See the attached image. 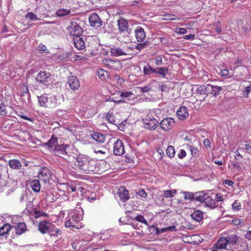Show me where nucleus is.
Wrapping results in <instances>:
<instances>
[{"mask_svg": "<svg viewBox=\"0 0 251 251\" xmlns=\"http://www.w3.org/2000/svg\"><path fill=\"white\" fill-rule=\"evenodd\" d=\"M175 120L172 117L163 119L160 123V127L165 131H168L173 128L175 125Z\"/></svg>", "mask_w": 251, "mask_h": 251, "instance_id": "7", "label": "nucleus"}, {"mask_svg": "<svg viewBox=\"0 0 251 251\" xmlns=\"http://www.w3.org/2000/svg\"><path fill=\"white\" fill-rule=\"evenodd\" d=\"M191 216L196 222H200L203 218V212L201 210H195L191 214Z\"/></svg>", "mask_w": 251, "mask_h": 251, "instance_id": "28", "label": "nucleus"}, {"mask_svg": "<svg viewBox=\"0 0 251 251\" xmlns=\"http://www.w3.org/2000/svg\"><path fill=\"white\" fill-rule=\"evenodd\" d=\"M208 84L205 85H198V88L197 89V92L198 94L200 95H208V91L207 89Z\"/></svg>", "mask_w": 251, "mask_h": 251, "instance_id": "34", "label": "nucleus"}, {"mask_svg": "<svg viewBox=\"0 0 251 251\" xmlns=\"http://www.w3.org/2000/svg\"><path fill=\"white\" fill-rule=\"evenodd\" d=\"M87 159V156L85 155H79L78 156L74 162L75 168L84 173Z\"/></svg>", "mask_w": 251, "mask_h": 251, "instance_id": "9", "label": "nucleus"}, {"mask_svg": "<svg viewBox=\"0 0 251 251\" xmlns=\"http://www.w3.org/2000/svg\"><path fill=\"white\" fill-rule=\"evenodd\" d=\"M33 214L34 215V217L36 219H37L40 217H49V215L48 214H46L45 212L42 211L38 210L37 208L33 209Z\"/></svg>", "mask_w": 251, "mask_h": 251, "instance_id": "41", "label": "nucleus"}, {"mask_svg": "<svg viewBox=\"0 0 251 251\" xmlns=\"http://www.w3.org/2000/svg\"><path fill=\"white\" fill-rule=\"evenodd\" d=\"M77 186L70 184L67 186V189L69 191L71 190L72 192H75L77 190Z\"/></svg>", "mask_w": 251, "mask_h": 251, "instance_id": "60", "label": "nucleus"}, {"mask_svg": "<svg viewBox=\"0 0 251 251\" xmlns=\"http://www.w3.org/2000/svg\"><path fill=\"white\" fill-rule=\"evenodd\" d=\"M190 151L192 155L195 156L198 155L199 150L197 147L191 146Z\"/></svg>", "mask_w": 251, "mask_h": 251, "instance_id": "56", "label": "nucleus"}, {"mask_svg": "<svg viewBox=\"0 0 251 251\" xmlns=\"http://www.w3.org/2000/svg\"><path fill=\"white\" fill-rule=\"evenodd\" d=\"M14 229L15 234L20 235L27 230L26 225L25 223H19L15 226Z\"/></svg>", "mask_w": 251, "mask_h": 251, "instance_id": "21", "label": "nucleus"}, {"mask_svg": "<svg viewBox=\"0 0 251 251\" xmlns=\"http://www.w3.org/2000/svg\"><path fill=\"white\" fill-rule=\"evenodd\" d=\"M135 32V36L138 42H142L145 39L146 35L142 27L138 26Z\"/></svg>", "mask_w": 251, "mask_h": 251, "instance_id": "22", "label": "nucleus"}, {"mask_svg": "<svg viewBox=\"0 0 251 251\" xmlns=\"http://www.w3.org/2000/svg\"><path fill=\"white\" fill-rule=\"evenodd\" d=\"M31 189L35 192H39L41 189V185L38 180L35 179L30 182Z\"/></svg>", "mask_w": 251, "mask_h": 251, "instance_id": "30", "label": "nucleus"}, {"mask_svg": "<svg viewBox=\"0 0 251 251\" xmlns=\"http://www.w3.org/2000/svg\"><path fill=\"white\" fill-rule=\"evenodd\" d=\"M69 147H70L67 145H58L56 148L54 149V151L58 156L63 155L69 156L70 155L68 152Z\"/></svg>", "mask_w": 251, "mask_h": 251, "instance_id": "13", "label": "nucleus"}, {"mask_svg": "<svg viewBox=\"0 0 251 251\" xmlns=\"http://www.w3.org/2000/svg\"><path fill=\"white\" fill-rule=\"evenodd\" d=\"M228 245L226 237H221L214 245L213 248L216 249H226Z\"/></svg>", "mask_w": 251, "mask_h": 251, "instance_id": "19", "label": "nucleus"}, {"mask_svg": "<svg viewBox=\"0 0 251 251\" xmlns=\"http://www.w3.org/2000/svg\"><path fill=\"white\" fill-rule=\"evenodd\" d=\"M137 194L142 198H146L147 197V193L145 192L144 189L142 188L138 189V191L137 192Z\"/></svg>", "mask_w": 251, "mask_h": 251, "instance_id": "53", "label": "nucleus"}, {"mask_svg": "<svg viewBox=\"0 0 251 251\" xmlns=\"http://www.w3.org/2000/svg\"><path fill=\"white\" fill-rule=\"evenodd\" d=\"M68 33L74 36L80 35L82 33V29L79 25L74 22H71L67 27Z\"/></svg>", "mask_w": 251, "mask_h": 251, "instance_id": "8", "label": "nucleus"}, {"mask_svg": "<svg viewBox=\"0 0 251 251\" xmlns=\"http://www.w3.org/2000/svg\"><path fill=\"white\" fill-rule=\"evenodd\" d=\"M125 149L122 141L117 140L114 145V153L116 155L120 156L123 155Z\"/></svg>", "mask_w": 251, "mask_h": 251, "instance_id": "15", "label": "nucleus"}, {"mask_svg": "<svg viewBox=\"0 0 251 251\" xmlns=\"http://www.w3.org/2000/svg\"><path fill=\"white\" fill-rule=\"evenodd\" d=\"M98 76L100 80H105L108 78V73L102 69H100L98 71Z\"/></svg>", "mask_w": 251, "mask_h": 251, "instance_id": "37", "label": "nucleus"}, {"mask_svg": "<svg viewBox=\"0 0 251 251\" xmlns=\"http://www.w3.org/2000/svg\"><path fill=\"white\" fill-rule=\"evenodd\" d=\"M25 18L30 21H37L40 20L37 17V16L33 12H28L25 15Z\"/></svg>", "mask_w": 251, "mask_h": 251, "instance_id": "44", "label": "nucleus"}, {"mask_svg": "<svg viewBox=\"0 0 251 251\" xmlns=\"http://www.w3.org/2000/svg\"><path fill=\"white\" fill-rule=\"evenodd\" d=\"M119 29L121 31H126L128 29V22L126 20L121 18L118 21Z\"/></svg>", "mask_w": 251, "mask_h": 251, "instance_id": "24", "label": "nucleus"}, {"mask_svg": "<svg viewBox=\"0 0 251 251\" xmlns=\"http://www.w3.org/2000/svg\"><path fill=\"white\" fill-rule=\"evenodd\" d=\"M205 206L209 207L210 208H214L217 206L218 204L214 199H213L211 197L208 196L206 200L204 201Z\"/></svg>", "mask_w": 251, "mask_h": 251, "instance_id": "29", "label": "nucleus"}, {"mask_svg": "<svg viewBox=\"0 0 251 251\" xmlns=\"http://www.w3.org/2000/svg\"><path fill=\"white\" fill-rule=\"evenodd\" d=\"M132 50L133 48L128 46L114 47L110 49V53L112 55L116 57L123 55H132L130 52Z\"/></svg>", "mask_w": 251, "mask_h": 251, "instance_id": "3", "label": "nucleus"}, {"mask_svg": "<svg viewBox=\"0 0 251 251\" xmlns=\"http://www.w3.org/2000/svg\"><path fill=\"white\" fill-rule=\"evenodd\" d=\"M166 154L170 158H172L175 156V150L173 146H169L166 150Z\"/></svg>", "mask_w": 251, "mask_h": 251, "instance_id": "43", "label": "nucleus"}, {"mask_svg": "<svg viewBox=\"0 0 251 251\" xmlns=\"http://www.w3.org/2000/svg\"><path fill=\"white\" fill-rule=\"evenodd\" d=\"M156 151L157 153L160 155L159 158L160 159H162L164 153V149L162 147H158L156 149Z\"/></svg>", "mask_w": 251, "mask_h": 251, "instance_id": "57", "label": "nucleus"}, {"mask_svg": "<svg viewBox=\"0 0 251 251\" xmlns=\"http://www.w3.org/2000/svg\"><path fill=\"white\" fill-rule=\"evenodd\" d=\"M143 122L145 127L150 130L155 129L159 124L156 119L154 118L152 113H149L147 114L145 119H143Z\"/></svg>", "mask_w": 251, "mask_h": 251, "instance_id": "5", "label": "nucleus"}, {"mask_svg": "<svg viewBox=\"0 0 251 251\" xmlns=\"http://www.w3.org/2000/svg\"><path fill=\"white\" fill-rule=\"evenodd\" d=\"M38 177L44 182H49L50 178V170L46 167H42L39 172Z\"/></svg>", "mask_w": 251, "mask_h": 251, "instance_id": "11", "label": "nucleus"}, {"mask_svg": "<svg viewBox=\"0 0 251 251\" xmlns=\"http://www.w3.org/2000/svg\"><path fill=\"white\" fill-rule=\"evenodd\" d=\"M176 32L178 34H184L187 32V30L185 28L177 27L176 29Z\"/></svg>", "mask_w": 251, "mask_h": 251, "instance_id": "58", "label": "nucleus"}, {"mask_svg": "<svg viewBox=\"0 0 251 251\" xmlns=\"http://www.w3.org/2000/svg\"><path fill=\"white\" fill-rule=\"evenodd\" d=\"M143 72L144 75H149L155 73V69L151 67L149 64H147L146 66L143 67Z\"/></svg>", "mask_w": 251, "mask_h": 251, "instance_id": "32", "label": "nucleus"}, {"mask_svg": "<svg viewBox=\"0 0 251 251\" xmlns=\"http://www.w3.org/2000/svg\"><path fill=\"white\" fill-rule=\"evenodd\" d=\"M161 19L162 20H175L177 19L176 16L171 14H164L161 16Z\"/></svg>", "mask_w": 251, "mask_h": 251, "instance_id": "46", "label": "nucleus"}, {"mask_svg": "<svg viewBox=\"0 0 251 251\" xmlns=\"http://www.w3.org/2000/svg\"><path fill=\"white\" fill-rule=\"evenodd\" d=\"M195 35L194 34H189L187 35H185L183 36V39L186 40H194L195 38Z\"/></svg>", "mask_w": 251, "mask_h": 251, "instance_id": "63", "label": "nucleus"}, {"mask_svg": "<svg viewBox=\"0 0 251 251\" xmlns=\"http://www.w3.org/2000/svg\"><path fill=\"white\" fill-rule=\"evenodd\" d=\"M91 136L94 140L99 143H103L105 141V136L101 133L94 132Z\"/></svg>", "mask_w": 251, "mask_h": 251, "instance_id": "25", "label": "nucleus"}, {"mask_svg": "<svg viewBox=\"0 0 251 251\" xmlns=\"http://www.w3.org/2000/svg\"><path fill=\"white\" fill-rule=\"evenodd\" d=\"M207 87L208 91V94H212L214 96L218 95L220 94V92L222 89L221 87L212 85L211 84H208V87Z\"/></svg>", "mask_w": 251, "mask_h": 251, "instance_id": "23", "label": "nucleus"}, {"mask_svg": "<svg viewBox=\"0 0 251 251\" xmlns=\"http://www.w3.org/2000/svg\"><path fill=\"white\" fill-rule=\"evenodd\" d=\"M8 165L10 167L14 170H19L22 167V164L17 159H11L9 161Z\"/></svg>", "mask_w": 251, "mask_h": 251, "instance_id": "26", "label": "nucleus"}, {"mask_svg": "<svg viewBox=\"0 0 251 251\" xmlns=\"http://www.w3.org/2000/svg\"><path fill=\"white\" fill-rule=\"evenodd\" d=\"M38 98L41 106L54 108L60 104L57 96L45 94Z\"/></svg>", "mask_w": 251, "mask_h": 251, "instance_id": "2", "label": "nucleus"}, {"mask_svg": "<svg viewBox=\"0 0 251 251\" xmlns=\"http://www.w3.org/2000/svg\"><path fill=\"white\" fill-rule=\"evenodd\" d=\"M177 191L176 189L168 190L164 191L163 196L166 198L174 197L176 194Z\"/></svg>", "mask_w": 251, "mask_h": 251, "instance_id": "40", "label": "nucleus"}, {"mask_svg": "<svg viewBox=\"0 0 251 251\" xmlns=\"http://www.w3.org/2000/svg\"><path fill=\"white\" fill-rule=\"evenodd\" d=\"M186 155V152L183 149H180L177 153V156L179 159H182Z\"/></svg>", "mask_w": 251, "mask_h": 251, "instance_id": "54", "label": "nucleus"}, {"mask_svg": "<svg viewBox=\"0 0 251 251\" xmlns=\"http://www.w3.org/2000/svg\"><path fill=\"white\" fill-rule=\"evenodd\" d=\"M245 82H247V81H245ZM247 82L250 83V84L251 85L250 86H247L245 88V89L243 91V93L246 98H247L249 97V94L251 92V82L247 81Z\"/></svg>", "mask_w": 251, "mask_h": 251, "instance_id": "49", "label": "nucleus"}, {"mask_svg": "<svg viewBox=\"0 0 251 251\" xmlns=\"http://www.w3.org/2000/svg\"><path fill=\"white\" fill-rule=\"evenodd\" d=\"M228 244L231 245H235L238 240V236L236 234H230L226 237Z\"/></svg>", "mask_w": 251, "mask_h": 251, "instance_id": "33", "label": "nucleus"}, {"mask_svg": "<svg viewBox=\"0 0 251 251\" xmlns=\"http://www.w3.org/2000/svg\"><path fill=\"white\" fill-rule=\"evenodd\" d=\"M149 45V44L147 42H145L143 43H138L135 46V49L141 50L145 48H146Z\"/></svg>", "mask_w": 251, "mask_h": 251, "instance_id": "50", "label": "nucleus"}, {"mask_svg": "<svg viewBox=\"0 0 251 251\" xmlns=\"http://www.w3.org/2000/svg\"><path fill=\"white\" fill-rule=\"evenodd\" d=\"M232 209L234 211H239L241 209V203L238 201H235L232 204Z\"/></svg>", "mask_w": 251, "mask_h": 251, "instance_id": "48", "label": "nucleus"}, {"mask_svg": "<svg viewBox=\"0 0 251 251\" xmlns=\"http://www.w3.org/2000/svg\"><path fill=\"white\" fill-rule=\"evenodd\" d=\"M176 116L180 120H185L189 116L187 108L184 106H180L176 111Z\"/></svg>", "mask_w": 251, "mask_h": 251, "instance_id": "17", "label": "nucleus"}, {"mask_svg": "<svg viewBox=\"0 0 251 251\" xmlns=\"http://www.w3.org/2000/svg\"><path fill=\"white\" fill-rule=\"evenodd\" d=\"M102 63L108 69L112 70H119L122 68V64L118 60L104 58L102 59Z\"/></svg>", "mask_w": 251, "mask_h": 251, "instance_id": "6", "label": "nucleus"}, {"mask_svg": "<svg viewBox=\"0 0 251 251\" xmlns=\"http://www.w3.org/2000/svg\"><path fill=\"white\" fill-rule=\"evenodd\" d=\"M50 76V73H47L45 71H40L36 76V80L40 83L46 85L48 79Z\"/></svg>", "mask_w": 251, "mask_h": 251, "instance_id": "14", "label": "nucleus"}, {"mask_svg": "<svg viewBox=\"0 0 251 251\" xmlns=\"http://www.w3.org/2000/svg\"><path fill=\"white\" fill-rule=\"evenodd\" d=\"M224 184L227 185L229 186H231L232 188L233 187L234 182L233 181L229 180V179H226L224 181Z\"/></svg>", "mask_w": 251, "mask_h": 251, "instance_id": "62", "label": "nucleus"}, {"mask_svg": "<svg viewBox=\"0 0 251 251\" xmlns=\"http://www.w3.org/2000/svg\"><path fill=\"white\" fill-rule=\"evenodd\" d=\"M168 73V69L167 67H157L155 69V73L165 77Z\"/></svg>", "mask_w": 251, "mask_h": 251, "instance_id": "42", "label": "nucleus"}, {"mask_svg": "<svg viewBox=\"0 0 251 251\" xmlns=\"http://www.w3.org/2000/svg\"><path fill=\"white\" fill-rule=\"evenodd\" d=\"M224 199L223 196L219 194H217L215 197V201L217 202L223 201Z\"/></svg>", "mask_w": 251, "mask_h": 251, "instance_id": "61", "label": "nucleus"}, {"mask_svg": "<svg viewBox=\"0 0 251 251\" xmlns=\"http://www.w3.org/2000/svg\"><path fill=\"white\" fill-rule=\"evenodd\" d=\"M70 12L71 10L69 9L60 8L57 10L56 15L58 17H63L69 15Z\"/></svg>", "mask_w": 251, "mask_h": 251, "instance_id": "38", "label": "nucleus"}, {"mask_svg": "<svg viewBox=\"0 0 251 251\" xmlns=\"http://www.w3.org/2000/svg\"><path fill=\"white\" fill-rule=\"evenodd\" d=\"M245 237L246 239H248V240H251V230L248 231L246 232V233L245 235Z\"/></svg>", "mask_w": 251, "mask_h": 251, "instance_id": "64", "label": "nucleus"}, {"mask_svg": "<svg viewBox=\"0 0 251 251\" xmlns=\"http://www.w3.org/2000/svg\"><path fill=\"white\" fill-rule=\"evenodd\" d=\"M0 114L1 115H5L7 114L5 106L4 104L0 106Z\"/></svg>", "mask_w": 251, "mask_h": 251, "instance_id": "59", "label": "nucleus"}, {"mask_svg": "<svg viewBox=\"0 0 251 251\" xmlns=\"http://www.w3.org/2000/svg\"><path fill=\"white\" fill-rule=\"evenodd\" d=\"M51 228H52V224L46 220L39 222L38 224V229L42 234L47 233Z\"/></svg>", "mask_w": 251, "mask_h": 251, "instance_id": "10", "label": "nucleus"}, {"mask_svg": "<svg viewBox=\"0 0 251 251\" xmlns=\"http://www.w3.org/2000/svg\"><path fill=\"white\" fill-rule=\"evenodd\" d=\"M119 197L124 201L129 199L128 192L126 189L125 187L122 188V189L120 190Z\"/></svg>", "mask_w": 251, "mask_h": 251, "instance_id": "35", "label": "nucleus"}, {"mask_svg": "<svg viewBox=\"0 0 251 251\" xmlns=\"http://www.w3.org/2000/svg\"><path fill=\"white\" fill-rule=\"evenodd\" d=\"M58 139L52 135L50 139L45 143V145L50 148H55L58 145Z\"/></svg>", "mask_w": 251, "mask_h": 251, "instance_id": "31", "label": "nucleus"}, {"mask_svg": "<svg viewBox=\"0 0 251 251\" xmlns=\"http://www.w3.org/2000/svg\"><path fill=\"white\" fill-rule=\"evenodd\" d=\"M208 196V194L203 191L198 192L195 193V200L198 201L204 202Z\"/></svg>", "mask_w": 251, "mask_h": 251, "instance_id": "27", "label": "nucleus"}, {"mask_svg": "<svg viewBox=\"0 0 251 251\" xmlns=\"http://www.w3.org/2000/svg\"><path fill=\"white\" fill-rule=\"evenodd\" d=\"M61 231L59 229L55 227V226L52 224V228H51L50 230H49V232L47 233L50 234V236H58V235H61Z\"/></svg>", "mask_w": 251, "mask_h": 251, "instance_id": "39", "label": "nucleus"}, {"mask_svg": "<svg viewBox=\"0 0 251 251\" xmlns=\"http://www.w3.org/2000/svg\"><path fill=\"white\" fill-rule=\"evenodd\" d=\"M101 172V170L100 169L97 160L87 159L84 173L100 174Z\"/></svg>", "mask_w": 251, "mask_h": 251, "instance_id": "4", "label": "nucleus"}, {"mask_svg": "<svg viewBox=\"0 0 251 251\" xmlns=\"http://www.w3.org/2000/svg\"><path fill=\"white\" fill-rule=\"evenodd\" d=\"M176 230V227L175 226H168L165 228H162L161 229L162 232H165L166 231H175Z\"/></svg>", "mask_w": 251, "mask_h": 251, "instance_id": "52", "label": "nucleus"}, {"mask_svg": "<svg viewBox=\"0 0 251 251\" xmlns=\"http://www.w3.org/2000/svg\"><path fill=\"white\" fill-rule=\"evenodd\" d=\"M183 196H184V199L185 200H195V193L193 194L191 192H184L183 193Z\"/></svg>", "mask_w": 251, "mask_h": 251, "instance_id": "45", "label": "nucleus"}, {"mask_svg": "<svg viewBox=\"0 0 251 251\" xmlns=\"http://www.w3.org/2000/svg\"><path fill=\"white\" fill-rule=\"evenodd\" d=\"M74 46L78 50H81L85 48V45L84 41L81 37L79 36L73 37Z\"/></svg>", "mask_w": 251, "mask_h": 251, "instance_id": "18", "label": "nucleus"}, {"mask_svg": "<svg viewBox=\"0 0 251 251\" xmlns=\"http://www.w3.org/2000/svg\"><path fill=\"white\" fill-rule=\"evenodd\" d=\"M133 93L131 91L120 92V97L124 98H128L132 95Z\"/></svg>", "mask_w": 251, "mask_h": 251, "instance_id": "55", "label": "nucleus"}, {"mask_svg": "<svg viewBox=\"0 0 251 251\" xmlns=\"http://www.w3.org/2000/svg\"><path fill=\"white\" fill-rule=\"evenodd\" d=\"M82 215L77 210H74L70 213L68 219L65 222V226L71 230L79 229L83 227L81 221Z\"/></svg>", "mask_w": 251, "mask_h": 251, "instance_id": "1", "label": "nucleus"}, {"mask_svg": "<svg viewBox=\"0 0 251 251\" xmlns=\"http://www.w3.org/2000/svg\"><path fill=\"white\" fill-rule=\"evenodd\" d=\"M106 118L109 123L112 124H116V122L113 114L112 113L108 112L106 116Z\"/></svg>", "mask_w": 251, "mask_h": 251, "instance_id": "47", "label": "nucleus"}, {"mask_svg": "<svg viewBox=\"0 0 251 251\" xmlns=\"http://www.w3.org/2000/svg\"><path fill=\"white\" fill-rule=\"evenodd\" d=\"M68 83L71 89L73 90L78 89L80 86L79 80L75 76H71L68 79Z\"/></svg>", "mask_w": 251, "mask_h": 251, "instance_id": "20", "label": "nucleus"}, {"mask_svg": "<svg viewBox=\"0 0 251 251\" xmlns=\"http://www.w3.org/2000/svg\"><path fill=\"white\" fill-rule=\"evenodd\" d=\"M134 220H136L138 222H139L140 223L145 224V225H147V222L146 220L144 217V216L142 215H138V216H136L134 218Z\"/></svg>", "mask_w": 251, "mask_h": 251, "instance_id": "51", "label": "nucleus"}, {"mask_svg": "<svg viewBox=\"0 0 251 251\" xmlns=\"http://www.w3.org/2000/svg\"><path fill=\"white\" fill-rule=\"evenodd\" d=\"M90 25L94 27H100L101 25V21L97 14L93 13L89 17Z\"/></svg>", "mask_w": 251, "mask_h": 251, "instance_id": "16", "label": "nucleus"}, {"mask_svg": "<svg viewBox=\"0 0 251 251\" xmlns=\"http://www.w3.org/2000/svg\"><path fill=\"white\" fill-rule=\"evenodd\" d=\"M12 227L8 224H4L0 228V236H3L10 231Z\"/></svg>", "mask_w": 251, "mask_h": 251, "instance_id": "36", "label": "nucleus"}, {"mask_svg": "<svg viewBox=\"0 0 251 251\" xmlns=\"http://www.w3.org/2000/svg\"><path fill=\"white\" fill-rule=\"evenodd\" d=\"M67 131L64 127L59 126L53 128L52 135L58 139H64Z\"/></svg>", "mask_w": 251, "mask_h": 251, "instance_id": "12", "label": "nucleus"}]
</instances>
